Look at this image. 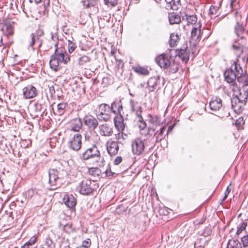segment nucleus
I'll list each match as a JSON object with an SVG mask.
<instances>
[{
	"label": "nucleus",
	"mask_w": 248,
	"mask_h": 248,
	"mask_svg": "<svg viewBox=\"0 0 248 248\" xmlns=\"http://www.w3.org/2000/svg\"><path fill=\"white\" fill-rule=\"evenodd\" d=\"M28 42L29 47H31L33 50L35 49L34 46H36L38 48L42 46V40L34 33L31 34Z\"/></svg>",
	"instance_id": "a211bd4d"
},
{
	"label": "nucleus",
	"mask_w": 248,
	"mask_h": 248,
	"mask_svg": "<svg viewBox=\"0 0 248 248\" xmlns=\"http://www.w3.org/2000/svg\"><path fill=\"white\" fill-rule=\"evenodd\" d=\"M150 122L155 126L159 125L160 124V120L156 115H153L150 116Z\"/></svg>",
	"instance_id": "c03bdc74"
},
{
	"label": "nucleus",
	"mask_w": 248,
	"mask_h": 248,
	"mask_svg": "<svg viewBox=\"0 0 248 248\" xmlns=\"http://www.w3.org/2000/svg\"><path fill=\"white\" fill-rule=\"evenodd\" d=\"M89 160L90 163L95 167V168H93V169H94V171L97 173V174L98 175L100 172V170L97 167L103 166L104 165V158L101 156L100 153L99 152L97 155V156H93Z\"/></svg>",
	"instance_id": "f8f14e48"
},
{
	"label": "nucleus",
	"mask_w": 248,
	"mask_h": 248,
	"mask_svg": "<svg viewBox=\"0 0 248 248\" xmlns=\"http://www.w3.org/2000/svg\"><path fill=\"white\" fill-rule=\"evenodd\" d=\"M68 104L66 102H61L57 105L56 108L53 111L55 115L58 116L62 115L66 110Z\"/></svg>",
	"instance_id": "a878e982"
},
{
	"label": "nucleus",
	"mask_w": 248,
	"mask_h": 248,
	"mask_svg": "<svg viewBox=\"0 0 248 248\" xmlns=\"http://www.w3.org/2000/svg\"><path fill=\"white\" fill-rule=\"evenodd\" d=\"M106 145L107 152L111 156L115 155L118 153L119 146L117 141L109 139L107 141Z\"/></svg>",
	"instance_id": "9d476101"
},
{
	"label": "nucleus",
	"mask_w": 248,
	"mask_h": 248,
	"mask_svg": "<svg viewBox=\"0 0 248 248\" xmlns=\"http://www.w3.org/2000/svg\"><path fill=\"white\" fill-rule=\"evenodd\" d=\"M156 62L161 67L164 68L168 74L176 73L179 69V64L170 56L169 57L166 54H161L156 58Z\"/></svg>",
	"instance_id": "f03ea898"
},
{
	"label": "nucleus",
	"mask_w": 248,
	"mask_h": 248,
	"mask_svg": "<svg viewBox=\"0 0 248 248\" xmlns=\"http://www.w3.org/2000/svg\"><path fill=\"white\" fill-rule=\"evenodd\" d=\"M3 34L7 37L13 35L14 33V28L13 24L9 22H5L1 28Z\"/></svg>",
	"instance_id": "b1692460"
},
{
	"label": "nucleus",
	"mask_w": 248,
	"mask_h": 248,
	"mask_svg": "<svg viewBox=\"0 0 248 248\" xmlns=\"http://www.w3.org/2000/svg\"><path fill=\"white\" fill-rule=\"evenodd\" d=\"M84 123L89 128L95 129L98 125L97 120L92 115H87L84 118Z\"/></svg>",
	"instance_id": "6ab92c4d"
},
{
	"label": "nucleus",
	"mask_w": 248,
	"mask_h": 248,
	"mask_svg": "<svg viewBox=\"0 0 248 248\" xmlns=\"http://www.w3.org/2000/svg\"><path fill=\"white\" fill-rule=\"evenodd\" d=\"M168 17L170 24H178L181 21L180 16L175 13L169 14Z\"/></svg>",
	"instance_id": "72a5a7b5"
},
{
	"label": "nucleus",
	"mask_w": 248,
	"mask_h": 248,
	"mask_svg": "<svg viewBox=\"0 0 248 248\" xmlns=\"http://www.w3.org/2000/svg\"><path fill=\"white\" fill-rule=\"evenodd\" d=\"M72 230V228L70 224H66L63 226V230L66 232H69L71 231Z\"/></svg>",
	"instance_id": "13d9d810"
},
{
	"label": "nucleus",
	"mask_w": 248,
	"mask_h": 248,
	"mask_svg": "<svg viewBox=\"0 0 248 248\" xmlns=\"http://www.w3.org/2000/svg\"><path fill=\"white\" fill-rule=\"evenodd\" d=\"M91 245V240L89 238H87L82 243V245L79 246V247H83L84 248H88L90 247Z\"/></svg>",
	"instance_id": "864d4df0"
},
{
	"label": "nucleus",
	"mask_w": 248,
	"mask_h": 248,
	"mask_svg": "<svg viewBox=\"0 0 248 248\" xmlns=\"http://www.w3.org/2000/svg\"><path fill=\"white\" fill-rule=\"evenodd\" d=\"M165 130V128L164 126L160 127L158 130H157L155 128V131L154 134V143L160 141L164 139L165 137V135L164 134Z\"/></svg>",
	"instance_id": "cd10ccee"
},
{
	"label": "nucleus",
	"mask_w": 248,
	"mask_h": 248,
	"mask_svg": "<svg viewBox=\"0 0 248 248\" xmlns=\"http://www.w3.org/2000/svg\"><path fill=\"white\" fill-rule=\"evenodd\" d=\"M44 34V32L42 31H39L37 32V34H35L36 36H38L39 37Z\"/></svg>",
	"instance_id": "0e129e2a"
},
{
	"label": "nucleus",
	"mask_w": 248,
	"mask_h": 248,
	"mask_svg": "<svg viewBox=\"0 0 248 248\" xmlns=\"http://www.w3.org/2000/svg\"><path fill=\"white\" fill-rule=\"evenodd\" d=\"M45 245L47 248H55V244L50 237H47L46 239Z\"/></svg>",
	"instance_id": "3c124183"
},
{
	"label": "nucleus",
	"mask_w": 248,
	"mask_h": 248,
	"mask_svg": "<svg viewBox=\"0 0 248 248\" xmlns=\"http://www.w3.org/2000/svg\"><path fill=\"white\" fill-rule=\"evenodd\" d=\"M23 93L25 98L30 99L35 97L37 94V91L35 87L28 85L23 89Z\"/></svg>",
	"instance_id": "ddd939ff"
},
{
	"label": "nucleus",
	"mask_w": 248,
	"mask_h": 248,
	"mask_svg": "<svg viewBox=\"0 0 248 248\" xmlns=\"http://www.w3.org/2000/svg\"><path fill=\"white\" fill-rule=\"evenodd\" d=\"M130 105L131 110L135 113L136 115L140 119H142L141 117L142 108L141 106L137 101L133 100H130Z\"/></svg>",
	"instance_id": "4be33fe9"
},
{
	"label": "nucleus",
	"mask_w": 248,
	"mask_h": 248,
	"mask_svg": "<svg viewBox=\"0 0 248 248\" xmlns=\"http://www.w3.org/2000/svg\"><path fill=\"white\" fill-rule=\"evenodd\" d=\"M237 81L239 83V87H248V75L245 73H243L242 75H238L237 77Z\"/></svg>",
	"instance_id": "c756f323"
},
{
	"label": "nucleus",
	"mask_w": 248,
	"mask_h": 248,
	"mask_svg": "<svg viewBox=\"0 0 248 248\" xmlns=\"http://www.w3.org/2000/svg\"><path fill=\"white\" fill-rule=\"evenodd\" d=\"M186 22H187L186 25L187 26L192 25V26H195V25L197 24L196 23L197 21V18L196 16H194V15L187 16V15H186Z\"/></svg>",
	"instance_id": "58836bf2"
},
{
	"label": "nucleus",
	"mask_w": 248,
	"mask_h": 248,
	"mask_svg": "<svg viewBox=\"0 0 248 248\" xmlns=\"http://www.w3.org/2000/svg\"><path fill=\"white\" fill-rule=\"evenodd\" d=\"M92 182L89 179H84L79 184L78 189L82 195H87L92 193L93 188L91 186Z\"/></svg>",
	"instance_id": "0eeeda50"
},
{
	"label": "nucleus",
	"mask_w": 248,
	"mask_h": 248,
	"mask_svg": "<svg viewBox=\"0 0 248 248\" xmlns=\"http://www.w3.org/2000/svg\"><path fill=\"white\" fill-rule=\"evenodd\" d=\"M122 161V157L121 156H117L114 161L115 165L119 164Z\"/></svg>",
	"instance_id": "052dcab7"
},
{
	"label": "nucleus",
	"mask_w": 248,
	"mask_h": 248,
	"mask_svg": "<svg viewBox=\"0 0 248 248\" xmlns=\"http://www.w3.org/2000/svg\"><path fill=\"white\" fill-rule=\"evenodd\" d=\"M114 122L115 126L118 131H123L124 130L125 124L124 123V118L121 115L115 117Z\"/></svg>",
	"instance_id": "393cba45"
},
{
	"label": "nucleus",
	"mask_w": 248,
	"mask_h": 248,
	"mask_svg": "<svg viewBox=\"0 0 248 248\" xmlns=\"http://www.w3.org/2000/svg\"><path fill=\"white\" fill-rule=\"evenodd\" d=\"M104 0L105 2V3L106 4H109L110 5H111L112 6H115L117 4L118 0Z\"/></svg>",
	"instance_id": "4d7b16f0"
},
{
	"label": "nucleus",
	"mask_w": 248,
	"mask_h": 248,
	"mask_svg": "<svg viewBox=\"0 0 248 248\" xmlns=\"http://www.w3.org/2000/svg\"><path fill=\"white\" fill-rule=\"evenodd\" d=\"M36 241V237L35 236H32L30 239L25 243L21 248H30V247L32 246Z\"/></svg>",
	"instance_id": "79ce46f5"
},
{
	"label": "nucleus",
	"mask_w": 248,
	"mask_h": 248,
	"mask_svg": "<svg viewBox=\"0 0 248 248\" xmlns=\"http://www.w3.org/2000/svg\"><path fill=\"white\" fill-rule=\"evenodd\" d=\"M175 52V56H178L183 61L186 62L189 60V51L187 50V47L180 49H171L170 52Z\"/></svg>",
	"instance_id": "4468645a"
},
{
	"label": "nucleus",
	"mask_w": 248,
	"mask_h": 248,
	"mask_svg": "<svg viewBox=\"0 0 248 248\" xmlns=\"http://www.w3.org/2000/svg\"><path fill=\"white\" fill-rule=\"evenodd\" d=\"M111 109L112 112L115 114H121L123 110L122 102L120 100H116L111 104Z\"/></svg>",
	"instance_id": "c85d7f7f"
},
{
	"label": "nucleus",
	"mask_w": 248,
	"mask_h": 248,
	"mask_svg": "<svg viewBox=\"0 0 248 248\" xmlns=\"http://www.w3.org/2000/svg\"><path fill=\"white\" fill-rule=\"evenodd\" d=\"M97 118L99 121H108L109 118L110 116L108 113H103L102 111L97 115Z\"/></svg>",
	"instance_id": "49530a36"
},
{
	"label": "nucleus",
	"mask_w": 248,
	"mask_h": 248,
	"mask_svg": "<svg viewBox=\"0 0 248 248\" xmlns=\"http://www.w3.org/2000/svg\"><path fill=\"white\" fill-rule=\"evenodd\" d=\"M100 152L96 146H93L91 148H88L83 153L82 157L84 160L90 159L93 156H97L98 153Z\"/></svg>",
	"instance_id": "2eb2a0df"
},
{
	"label": "nucleus",
	"mask_w": 248,
	"mask_h": 248,
	"mask_svg": "<svg viewBox=\"0 0 248 248\" xmlns=\"http://www.w3.org/2000/svg\"><path fill=\"white\" fill-rule=\"evenodd\" d=\"M82 136L80 134H76L68 142L69 147L73 151H78L81 147Z\"/></svg>",
	"instance_id": "6e6552de"
},
{
	"label": "nucleus",
	"mask_w": 248,
	"mask_h": 248,
	"mask_svg": "<svg viewBox=\"0 0 248 248\" xmlns=\"http://www.w3.org/2000/svg\"><path fill=\"white\" fill-rule=\"evenodd\" d=\"M166 2V8L168 10H177L181 6L180 0H165Z\"/></svg>",
	"instance_id": "bb28decb"
},
{
	"label": "nucleus",
	"mask_w": 248,
	"mask_h": 248,
	"mask_svg": "<svg viewBox=\"0 0 248 248\" xmlns=\"http://www.w3.org/2000/svg\"><path fill=\"white\" fill-rule=\"evenodd\" d=\"M222 0H219L218 6L212 5L210 8V13L211 14H217L218 13L219 7L220 6Z\"/></svg>",
	"instance_id": "8fccbe9b"
},
{
	"label": "nucleus",
	"mask_w": 248,
	"mask_h": 248,
	"mask_svg": "<svg viewBox=\"0 0 248 248\" xmlns=\"http://www.w3.org/2000/svg\"><path fill=\"white\" fill-rule=\"evenodd\" d=\"M82 123L80 119H76L72 122L71 130L74 131H79L81 128Z\"/></svg>",
	"instance_id": "f704fd0d"
},
{
	"label": "nucleus",
	"mask_w": 248,
	"mask_h": 248,
	"mask_svg": "<svg viewBox=\"0 0 248 248\" xmlns=\"http://www.w3.org/2000/svg\"><path fill=\"white\" fill-rule=\"evenodd\" d=\"M119 132L118 133L115 135V139H116L119 142L123 143L128 138V135L123 132V131Z\"/></svg>",
	"instance_id": "4c0bfd02"
},
{
	"label": "nucleus",
	"mask_w": 248,
	"mask_h": 248,
	"mask_svg": "<svg viewBox=\"0 0 248 248\" xmlns=\"http://www.w3.org/2000/svg\"><path fill=\"white\" fill-rule=\"evenodd\" d=\"M133 153L137 155L142 154L145 148L144 140L140 138H137L132 140L131 143Z\"/></svg>",
	"instance_id": "423d86ee"
},
{
	"label": "nucleus",
	"mask_w": 248,
	"mask_h": 248,
	"mask_svg": "<svg viewBox=\"0 0 248 248\" xmlns=\"http://www.w3.org/2000/svg\"><path fill=\"white\" fill-rule=\"evenodd\" d=\"M49 183L51 189H56L62 185L63 179L62 174L57 170L51 169L49 170Z\"/></svg>",
	"instance_id": "20e7f679"
},
{
	"label": "nucleus",
	"mask_w": 248,
	"mask_h": 248,
	"mask_svg": "<svg viewBox=\"0 0 248 248\" xmlns=\"http://www.w3.org/2000/svg\"><path fill=\"white\" fill-rule=\"evenodd\" d=\"M224 76L225 80L230 83L233 82L237 77V74L235 73L232 67L231 69L226 70L224 73Z\"/></svg>",
	"instance_id": "5701e85b"
},
{
	"label": "nucleus",
	"mask_w": 248,
	"mask_h": 248,
	"mask_svg": "<svg viewBox=\"0 0 248 248\" xmlns=\"http://www.w3.org/2000/svg\"><path fill=\"white\" fill-rule=\"evenodd\" d=\"M110 107L108 105L106 104H102L99 106L98 112L100 113L102 111L103 113H107Z\"/></svg>",
	"instance_id": "de8ad7c7"
},
{
	"label": "nucleus",
	"mask_w": 248,
	"mask_h": 248,
	"mask_svg": "<svg viewBox=\"0 0 248 248\" xmlns=\"http://www.w3.org/2000/svg\"><path fill=\"white\" fill-rule=\"evenodd\" d=\"M34 109L35 110V112L36 113V115H41L45 110V108L44 107V105L37 102L34 105Z\"/></svg>",
	"instance_id": "ea45409f"
},
{
	"label": "nucleus",
	"mask_w": 248,
	"mask_h": 248,
	"mask_svg": "<svg viewBox=\"0 0 248 248\" xmlns=\"http://www.w3.org/2000/svg\"><path fill=\"white\" fill-rule=\"evenodd\" d=\"M242 56V57L241 56L239 59H241L243 62V64L246 65L247 64L248 62V52H246L245 53H243Z\"/></svg>",
	"instance_id": "603ef678"
},
{
	"label": "nucleus",
	"mask_w": 248,
	"mask_h": 248,
	"mask_svg": "<svg viewBox=\"0 0 248 248\" xmlns=\"http://www.w3.org/2000/svg\"><path fill=\"white\" fill-rule=\"evenodd\" d=\"M49 93H50L51 95H53V94L55 93L54 87L53 85L49 86Z\"/></svg>",
	"instance_id": "e2e57ef3"
},
{
	"label": "nucleus",
	"mask_w": 248,
	"mask_h": 248,
	"mask_svg": "<svg viewBox=\"0 0 248 248\" xmlns=\"http://www.w3.org/2000/svg\"><path fill=\"white\" fill-rule=\"evenodd\" d=\"M63 202L70 208H74L77 203V200L72 194H66L63 198Z\"/></svg>",
	"instance_id": "412c9836"
},
{
	"label": "nucleus",
	"mask_w": 248,
	"mask_h": 248,
	"mask_svg": "<svg viewBox=\"0 0 248 248\" xmlns=\"http://www.w3.org/2000/svg\"><path fill=\"white\" fill-rule=\"evenodd\" d=\"M134 70L135 72L140 75H147L149 73V72L147 68L141 66L135 67L134 68Z\"/></svg>",
	"instance_id": "a19ab883"
},
{
	"label": "nucleus",
	"mask_w": 248,
	"mask_h": 248,
	"mask_svg": "<svg viewBox=\"0 0 248 248\" xmlns=\"http://www.w3.org/2000/svg\"><path fill=\"white\" fill-rule=\"evenodd\" d=\"M209 107L211 110L215 112L218 111L222 107V100L218 97H213L209 102Z\"/></svg>",
	"instance_id": "f3484780"
},
{
	"label": "nucleus",
	"mask_w": 248,
	"mask_h": 248,
	"mask_svg": "<svg viewBox=\"0 0 248 248\" xmlns=\"http://www.w3.org/2000/svg\"><path fill=\"white\" fill-rule=\"evenodd\" d=\"M99 133L102 136L110 137L113 135V128L107 124H101L99 126Z\"/></svg>",
	"instance_id": "dca6fc26"
},
{
	"label": "nucleus",
	"mask_w": 248,
	"mask_h": 248,
	"mask_svg": "<svg viewBox=\"0 0 248 248\" xmlns=\"http://www.w3.org/2000/svg\"><path fill=\"white\" fill-rule=\"evenodd\" d=\"M248 99V87H241L237 86L233 87L232 107L235 113L239 114L242 112Z\"/></svg>",
	"instance_id": "f257e3e1"
},
{
	"label": "nucleus",
	"mask_w": 248,
	"mask_h": 248,
	"mask_svg": "<svg viewBox=\"0 0 248 248\" xmlns=\"http://www.w3.org/2000/svg\"><path fill=\"white\" fill-rule=\"evenodd\" d=\"M111 172V170H106V174L107 175H110V173Z\"/></svg>",
	"instance_id": "774afa93"
},
{
	"label": "nucleus",
	"mask_w": 248,
	"mask_h": 248,
	"mask_svg": "<svg viewBox=\"0 0 248 248\" xmlns=\"http://www.w3.org/2000/svg\"><path fill=\"white\" fill-rule=\"evenodd\" d=\"M202 31H203V34H204V39L206 38H208L211 34L210 31L207 29H204Z\"/></svg>",
	"instance_id": "bf43d9fd"
},
{
	"label": "nucleus",
	"mask_w": 248,
	"mask_h": 248,
	"mask_svg": "<svg viewBox=\"0 0 248 248\" xmlns=\"http://www.w3.org/2000/svg\"><path fill=\"white\" fill-rule=\"evenodd\" d=\"M140 124L139 125V127L140 130H143L146 127V124L145 122L141 121L140 120Z\"/></svg>",
	"instance_id": "680f3d73"
},
{
	"label": "nucleus",
	"mask_w": 248,
	"mask_h": 248,
	"mask_svg": "<svg viewBox=\"0 0 248 248\" xmlns=\"http://www.w3.org/2000/svg\"><path fill=\"white\" fill-rule=\"evenodd\" d=\"M76 47L75 44L73 43L70 41H69L68 44V51L70 53L73 52Z\"/></svg>",
	"instance_id": "6e6d98bb"
},
{
	"label": "nucleus",
	"mask_w": 248,
	"mask_h": 248,
	"mask_svg": "<svg viewBox=\"0 0 248 248\" xmlns=\"http://www.w3.org/2000/svg\"><path fill=\"white\" fill-rule=\"evenodd\" d=\"M155 131V128L152 127H149L147 131H145L144 133H142V135H144L147 139L150 140L154 143V134Z\"/></svg>",
	"instance_id": "c9c22d12"
},
{
	"label": "nucleus",
	"mask_w": 248,
	"mask_h": 248,
	"mask_svg": "<svg viewBox=\"0 0 248 248\" xmlns=\"http://www.w3.org/2000/svg\"><path fill=\"white\" fill-rule=\"evenodd\" d=\"M70 60L69 56L62 48H56L54 53L51 56L49 61L50 68L55 71H58L59 64L67 63Z\"/></svg>",
	"instance_id": "7ed1b4c3"
},
{
	"label": "nucleus",
	"mask_w": 248,
	"mask_h": 248,
	"mask_svg": "<svg viewBox=\"0 0 248 248\" xmlns=\"http://www.w3.org/2000/svg\"><path fill=\"white\" fill-rule=\"evenodd\" d=\"M247 226V222L243 221L242 223H241L237 227V230L236 234L237 235H239L240 233L242 232L243 231L246 230Z\"/></svg>",
	"instance_id": "37998d69"
},
{
	"label": "nucleus",
	"mask_w": 248,
	"mask_h": 248,
	"mask_svg": "<svg viewBox=\"0 0 248 248\" xmlns=\"http://www.w3.org/2000/svg\"><path fill=\"white\" fill-rule=\"evenodd\" d=\"M230 191H231V189H229V186H228L225 192V194L228 195V194L230 193Z\"/></svg>",
	"instance_id": "338daca9"
},
{
	"label": "nucleus",
	"mask_w": 248,
	"mask_h": 248,
	"mask_svg": "<svg viewBox=\"0 0 248 248\" xmlns=\"http://www.w3.org/2000/svg\"><path fill=\"white\" fill-rule=\"evenodd\" d=\"M42 194L43 191L41 190L30 189L27 191H26L24 193V195L25 198L28 200L35 201L38 200L40 198Z\"/></svg>",
	"instance_id": "1a4fd4ad"
},
{
	"label": "nucleus",
	"mask_w": 248,
	"mask_h": 248,
	"mask_svg": "<svg viewBox=\"0 0 248 248\" xmlns=\"http://www.w3.org/2000/svg\"><path fill=\"white\" fill-rule=\"evenodd\" d=\"M203 33V31H201V25L199 23H197L192 28L191 33V39L195 42L199 41Z\"/></svg>",
	"instance_id": "9b49d317"
},
{
	"label": "nucleus",
	"mask_w": 248,
	"mask_h": 248,
	"mask_svg": "<svg viewBox=\"0 0 248 248\" xmlns=\"http://www.w3.org/2000/svg\"><path fill=\"white\" fill-rule=\"evenodd\" d=\"M235 17L236 21V25L234 28L235 32L238 36V39H241V37L242 36V34L244 31L242 24L240 23L241 16L237 12H235Z\"/></svg>",
	"instance_id": "aec40b11"
},
{
	"label": "nucleus",
	"mask_w": 248,
	"mask_h": 248,
	"mask_svg": "<svg viewBox=\"0 0 248 248\" xmlns=\"http://www.w3.org/2000/svg\"><path fill=\"white\" fill-rule=\"evenodd\" d=\"M241 242L243 247H248V234L242 237Z\"/></svg>",
	"instance_id": "5fc2aeb1"
},
{
	"label": "nucleus",
	"mask_w": 248,
	"mask_h": 248,
	"mask_svg": "<svg viewBox=\"0 0 248 248\" xmlns=\"http://www.w3.org/2000/svg\"><path fill=\"white\" fill-rule=\"evenodd\" d=\"M159 80V78L155 77H152L149 79L147 85L150 92H153L156 88Z\"/></svg>",
	"instance_id": "7c9ffc66"
},
{
	"label": "nucleus",
	"mask_w": 248,
	"mask_h": 248,
	"mask_svg": "<svg viewBox=\"0 0 248 248\" xmlns=\"http://www.w3.org/2000/svg\"><path fill=\"white\" fill-rule=\"evenodd\" d=\"M91 59L86 55H83L78 59V63L79 65H83L87 62H89Z\"/></svg>",
	"instance_id": "a18cd8bd"
},
{
	"label": "nucleus",
	"mask_w": 248,
	"mask_h": 248,
	"mask_svg": "<svg viewBox=\"0 0 248 248\" xmlns=\"http://www.w3.org/2000/svg\"><path fill=\"white\" fill-rule=\"evenodd\" d=\"M232 67L235 73L237 74V76L239 75H242L243 73H245L242 67L240 64V61L239 59H236V61H235L232 65Z\"/></svg>",
	"instance_id": "2f4dec72"
},
{
	"label": "nucleus",
	"mask_w": 248,
	"mask_h": 248,
	"mask_svg": "<svg viewBox=\"0 0 248 248\" xmlns=\"http://www.w3.org/2000/svg\"><path fill=\"white\" fill-rule=\"evenodd\" d=\"M42 0H30V1L31 2H32V1H34V2L36 4H38L41 2Z\"/></svg>",
	"instance_id": "69168bd1"
},
{
	"label": "nucleus",
	"mask_w": 248,
	"mask_h": 248,
	"mask_svg": "<svg viewBox=\"0 0 248 248\" xmlns=\"http://www.w3.org/2000/svg\"><path fill=\"white\" fill-rule=\"evenodd\" d=\"M246 42V39L241 36V39H237L232 45V48L237 59L240 58L243 53L247 52V48L245 45Z\"/></svg>",
	"instance_id": "39448f33"
},
{
	"label": "nucleus",
	"mask_w": 248,
	"mask_h": 248,
	"mask_svg": "<svg viewBox=\"0 0 248 248\" xmlns=\"http://www.w3.org/2000/svg\"><path fill=\"white\" fill-rule=\"evenodd\" d=\"M180 38L177 33H172L170 35L169 45L171 47H175L177 46Z\"/></svg>",
	"instance_id": "473e14b6"
},
{
	"label": "nucleus",
	"mask_w": 248,
	"mask_h": 248,
	"mask_svg": "<svg viewBox=\"0 0 248 248\" xmlns=\"http://www.w3.org/2000/svg\"><path fill=\"white\" fill-rule=\"evenodd\" d=\"M96 3V1L94 0H88L87 1H83V6L87 8H89L91 6H94Z\"/></svg>",
	"instance_id": "09e8293b"
},
{
	"label": "nucleus",
	"mask_w": 248,
	"mask_h": 248,
	"mask_svg": "<svg viewBox=\"0 0 248 248\" xmlns=\"http://www.w3.org/2000/svg\"><path fill=\"white\" fill-rule=\"evenodd\" d=\"M226 248H242V247L238 241L231 239L228 241Z\"/></svg>",
	"instance_id": "e433bc0d"
}]
</instances>
